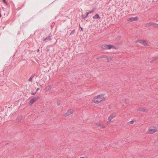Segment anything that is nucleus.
<instances>
[{"mask_svg":"<svg viewBox=\"0 0 158 158\" xmlns=\"http://www.w3.org/2000/svg\"><path fill=\"white\" fill-rule=\"evenodd\" d=\"M113 46L111 45L104 44L102 45V48L104 49H110L113 47Z\"/></svg>","mask_w":158,"mask_h":158,"instance_id":"8","label":"nucleus"},{"mask_svg":"<svg viewBox=\"0 0 158 158\" xmlns=\"http://www.w3.org/2000/svg\"><path fill=\"white\" fill-rule=\"evenodd\" d=\"M135 43H139L144 46H149L148 41L146 40H138L135 41Z\"/></svg>","mask_w":158,"mask_h":158,"instance_id":"3","label":"nucleus"},{"mask_svg":"<svg viewBox=\"0 0 158 158\" xmlns=\"http://www.w3.org/2000/svg\"><path fill=\"white\" fill-rule=\"evenodd\" d=\"M3 2L5 3H6V0H3Z\"/></svg>","mask_w":158,"mask_h":158,"instance_id":"21","label":"nucleus"},{"mask_svg":"<svg viewBox=\"0 0 158 158\" xmlns=\"http://www.w3.org/2000/svg\"><path fill=\"white\" fill-rule=\"evenodd\" d=\"M149 24H150V25H154V23H149Z\"/></svg>","mask_w":158,"mask_h":158,"instance_id":"19","label":"nucleus"},{"mask_svg":"<svg viewBox=\"0 0 158 158\" xmlns=\"http://www.w3.org/2000/svg\"><path fill=\"white\" fill-rule=\"evenodd\" d=\"M1 14H0V17H1Z\"/></svg>","mask_w":158,"mask_h":158,"instance_id":"23","label":"nucleus"},{"mask_svg":"<svg viewBox=\"0 0 158 158\" xmlns=\"http://www.w3.org/2000/svg\"><path fill=\"white\" fill-rule=\"evenodd\" d=\"M89 14V12H87V13H86V17L88 16Z\"/></svg>","mask_w":158,"mask_h":158,"instance_id":"18","label":"nucleus"},{"mask_svg":"<svg viewBox=\"0 0 158 158\" xmlns=\"http://www.w3.org/2000/svg\"><path fill=\"white\" fill-rule=\"evenodd\" d=\"M138 20V18L137 17H131L130 18H129L127 19V21H130V22H133L134 21H136Z\"/></svg>","mask_w":158,"mask_h":158,"instance_id":"9","label":"nucleus"},{"mask_svg":"<svg viewBox=\"0 0 158 158\" xmlns=\"http://www.w3.org/2000/svg\"><path fill=\"white\" fill-rule=\"evenodd\" d=\"M23 118V117L22 115H20L17 118V120L18 122H20Z\"/></svg>","mask_w":158,"mask_h":158,"instance_id":"12","label":"nucleus"},{"mask_svg":"<svg viewBox=\"0 0 158 158\" xmlns=\"http://www.w3.org/2000/svg\"><path fill=\"white\" fill-rule=\"evenodd\" d=\"M80 158H88V157L87 156H84L81 157Z\"/></svg>","mask_w":158,"mask_h":158,"instance_id":"16","label":"nucleus"},{"mask_svg":"<svg viewBox=\"0 0 158 158\" xmlns=\"http://www.w3.org/2000/svg\"><path fill=\"white\" fill-rule=\"evenodd\" d=\"M115 117V115L113 114H111L108 117V123L109 124L113 122L112 120L113 118H114Z\"/></svg>","mask_w":158,"mask_h":158,"instance_id":"6","label":"nucleus"},{"mask_svg":"<svg viewBox=\"0 0 158 158\" xmlns=\"http://www.w3.org/2000/svg\"><path fill=\"white\" fill-rule=\"evenodd\" d=\"M106 99V97L103 94H99L94 97L92 102L93 103L98 104L104 101Z\"/></svg>","mask_w":158,"mask_h":158,"instance_id":"1","label":"nucleus"},{"mask_svg":"<svg viewBox=\"0 0 158 158\" xmlns=\"http://www.w3.org/2000/svg\"><path fill=\"white\" fill-rule=\"evenodd\" d=\"M57 105H59V103H58V102L57 103Z\"/></svg>","mask_w":158,"mask_h":158,"instance_id":"22","label":"nucleus"},{"mask_svg":"<svg viewBox=\"0 0 158 158\" xmlns=\"http://www.w3.org/2000/svg\"><path fill=\"white\" fill-rule=\"evenodd\" d=\"M74 110L72 109H69L63 115L64 117H68L73 114Z\"/></svg>","mask_w":158,"mask_h":158,"instance_id":"5","label":"nucleus"},{"mask_svg":"<svg viewBox=\"0 0 158 158\" xmlns=\"http://www.w3.org/2000/svg\"><path fill=\"white\" fill-rule=\"evenodd\" d=\"M51 89L52 86L51 85H48L45 88L44 90L48 92L51 90Z\"/></svg>","mask_w":158,"mask_h":158,"instance_id":"10","label":"nucleus"},{"mask_svg":"<svg viewBox=\"0 0 158 158\" xmlns=\"http://www.w3.org/2000/svg\"><path fill=\"white\" fill-rule=\"evenodd\" d=\"M39 88H38L37 89H36V92L38 91L39 89Z\"/></svg>","mask_w":158,"mask_h":158,"instance_id":"20","label":"nucleus"},{"mask_svg":"<svg viewBox=\"0 0 158 158\" xmlns=\"http://www.w3.org/2000/svg\"><path fill=\"white\" fill-rule=\"evenodd\" d=\"M38 97H35L31 99L29 102V105L30 106H31L34 102L38 100Z\"/></svg>","mask_w":158,"mask_h":158,"instance_id":"7","label":"nucleus"},{"mask_svg":"<svg viewBox=\"0 0 158 158\" xmlns=\"http://www.w3.org/2000/svg\"><path fill=\"white\" fill-rule=\"evenodd\" d=\"M158 131V129L156 126H151L148 127L147 131L148 134H153Z\"/></svg>","mask_w":158,"mask_h":158,"instance_id":"2","label":"nucleus"},{"mask_svg":"<svg viewBox=\"0 0 158 158\" xmlns=\"http://www.w3.org/2000/svg\"><path fill=\"white\" fill-rule=\"evenodd\" d=\"M93 18L94 19H100V17L98 14H96L93 17Z\"/></svg>","mask_w":158,"mask_h":158,"instance_id":"13","label":"nucleus"},{"mask_svg":"<svg viewBox=\"0 0 158 158\" xmlns=\"http://www.w3.org/2000/svg\"><path fill=\"white\" fill-rule=\"evenodd\" d=\"M36 92H35L31 93V94L32 95H35L36 94Z\"/></svg>","mask_w":158,"mask_h":158,"instance_id":"15","label":"nucleus"},{"mask_svg":"<svg viewBox=\"0 0 158 158\" xmlns=\"http://www.w3.org/2000/svg\"><path fill=\"white\" fill-rule=\"evenodd\" d=\"M45 40H46V39H44V41H45Z\"/></svg>","mask_w":158,"mask_h":158,"instance_id":"24","label":"nucleus"},{"mask_svg":"<svg viewBox=\"0 0 158 158\" xmlns=\"http://www.w3.org/2000/svg\"><path fill=\"white\" fill-rule=\"evenodd\" d=\"M95 125L96 126L100 128H104L106 127L104 123L99 121L96 122Z\"/></svg>","mask_w":158,"mask_h":158,"instance_id":"4","label":"nucleus"},{"mask_svg":"<svg viewBox=\"0 0 158 158\" xmlns=\"http://www.w3.org/2000/svg\"><path fill=\"white\" fill-rule=\"evenodd\" d=\"M33 77L32 76H31L30 78L29 79V81H32V80L33 79Z\"/></svg>","mask_w":158,"mask_h":158,"instance_id":"14","label":"nucleus"},{"mask_svg":"<svg viewBox=\"0 0 158 158\" xmlns=\"http://www.w3.org/2000/svg\"><path fill=\"white\" fill-rule=\"evenodd\" d=\"M137 110L143 112H145L147 111V110L143 108L139 107L137 109Z\"/></svg>","mask_w":158,"mask_h":158,"instance_id":"11","label":"nucleus"},{"mask_svg":"<svg viewBox=\"0 0 158 158\" xmlns=\"http://www.w3.org/2000/svg\"><path fill=\"white\" fill-rule=\"evenodd\" d=\"M93 11H94V10H91V11H89L88 12L89 13V14H90V13H92Z\"/></svg>","mask_w":158,"mask_h":158,"instance_id":"17","label":"nucleus"}]
</instances>
